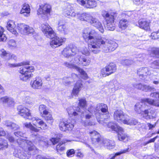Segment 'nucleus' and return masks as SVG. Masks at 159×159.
Returning <instances> with one entry per match:
<instances>
[{
    "mask_svg": "<svg viewBox=\"0 0 159 159\" xmlns=\"http://www.w3.org/2000/svg\"><path fill=\"white\" fill-rule=\"evenodd\" d=\"M84 33L83 36L85 41H88L92 39L96 40H91L89 44V47L101 48L104 52H107L113 51L118 46L117 44L115 42L98 36L97 32L94 30H91L89 33H87L86 30Z\"/></svg>",
    "mask_w": 159,
    "mask_h": 159,
    "instance_id": "f257e3e1",
    "label": "nucleus"
},
{
    "mask_svg": "<svg viewBox=\"0 0 159 159\" xmlns=\"http://www.w3.org/2000/svg\"><path fill=\"white\" fill-rule=\"evenodd\" d=\"M26 138H19L17 140L20 148L16 151L14 156L20 159H28L31 157L30 151L35 149V147L30 141L26 140Z\"/></svg>",
    "mask_w": 159,
    "mask_h": 159,
    "instance_id": "f03ea898",
    "label": "nucleus"
},
{
    "mask_svg": "<svg viewBox=\"0 0 159 159\" xmlns=\"http://www.w3.org/2000/svg\"><path fill=\"white\" fill-rule=\"evenodd\" d=\"M143 102L138 103L135 106V110L138 113H143V117L147 120L154 119L156 117L155 111L150 109H146Z\"/></svg>",
    "mask_w": 159,
    "mask_h": 159,
    "instance_id": "7ed1b4c3",
    "label": "nucleus"
},
{
    "mask_svg": "<svg viewBox=\"0 0 159 159\" xmlns=\"http://www.w3.org/2000/svg\"><path fill=\"white\" fill-rule=\"evenodd\" d=\"M102 15L106 20L104 25L105 28L107 30H114L115 28L114 20L117 16L116 13L112 12L109 14L105 11L102 12Z\"/></svg>",
    "mask_w": 159,
    "mask_h": 159,
    "instance_id": "20e7f679",
    "label": "nucleus"
},
{
    "mask_svg": "<svg viewBox=\"0 0 159 159\" xmlns=\"http://www.w3.org/2000/svg\"><path fill=\"white\" fill-rule=\"evenodd\" d=\"M107 126L108 128H111L112 130L116 131L118 133V138L120 141L127 140L128 139L127 136L125 134H123V129L117 125L116 124L110 122L108 123Z\"/></svg>",
    "mask_w": 159,
    "mask_h": 159,
    "instance_id": "39448f33",
    "label": "nucleus"
},
{
    "mask_svg": "<svg viewBox=\"0 0 159 159\" xmlns=\"http://www.w3.org/2000/svg\"><path fill=\"white\" fill-rule=\"evenodd\" d=\"M116 70V64L113 63H110L101 70V73L104 76H108L115 72Z\"/></svg>",
    "mask_w": 159,
    "mask_h": 159,
    "instance_id": "423d86ee",
    "label": "nucleus"
},
{
    "mask_svg": "<svg viewBox=\"0 0 159 159\" xmlns=\"http://www.w3.org/2000/svg\"><path fill=\"white\" fill-rule=\"evenodd\" d=\"M74 126L73 123L69 119L61 120L59 124L60 129L64 131L66 130H71Z\"/></svg>",
    "mask_w": 159,
    "mask_h": 159,
    "instance_id": "0eeeda50",
    "label": "nucleus"
},
{
    "mask_svg": "<svg viewBox=\"0 0 159 159\" xmlns=\"http://www.w3.org/2000/svg\"><path fill=\"white\" fill-rule=\"evenodd\" d=\"M90 60L83 55H78L75 58L74 61L71 62L83 66H87L90 63Z\"/></svg>",
    "mask_w": 159,
    "mask_h": 159,
    "instance_id": "6e6552de",
    "label": "nucleus"
},
{
    "mask_svg": "<svg viewBox=\"0 0 159 159\" xmlns=\"http://www.w3.org/2000/svg\"><path fill=\"white\" fill-rule=\"evenodd\" d=\"M18 113L25 118L31 120L32 118L30 110L26 107L20 105L17 108Z\"/></svg>",
    "mask_w": 159,
    "mask_h": 159,
    "instance_id": "1a4fd4ad",
    "label": "nucleus"
},
{
    "mask_svg": "<svg viewBox=\"0 0 159 159\" xmlns=\"http://www.w3.org/2000/svg\"><path fill=\"white\" fill-rule=\"evenodd\" d=\"M42 30L44 35L47 38H51L55 36V33L48 24L42 25Z\"/></svg>",
    "mask_w": 159,
    "mask_h": 159,
    "instance_id": "9d476101",
    "label": "nucleus"
},
{
    "mask_svg": "<svg viewBox=\"0 0 159 159\" xmlns=\"http://www.w3.org/2000/svg\"><path fill=\"white\" fill-rule=\"evenodd\" d=\"M55 36L52 38V40L50 42V45L53 48L58 47L62 44V43L66 40L65 38H60L57 36Z\"/></svg>",
    "mask_w": 159,
    "mask_h": 159,
    "instance_id": "9b49d317",
    "label": "nucleus"
},
{
    "mask_svg": "<svg viewBox=\"0 0 159 159\" xmlns=\"http://www.w3.org/2000/svg\"><path fill=\"white\" fill-rule=\"evenodd\" d=\"M127 117H128V115L125 114L121 110H116L114 112V119L118 121H120L124 123Z\"/></svg>",
    "mask_w": 159,
    "mask_h": 159,
    "instance_id": "f8f14e48",
    "label": "nucleus"
},
{
    "mask_svg": "<svg viewBox=\"0 0 159 159\" xmlns=\"http://www.w3.org/2000/svg\"><path fill=\"white\" fill-rule=\"evenodd\" d=\"M137 73L139 77L141 79L145 78V77L150 75L152 74L150 70L146 67L140 68L138 70Z\"/></svg>",
    "mask_w": 159,
    "mask_h": 159,
    "instance_id": "ddd939ff",
    "label": "nucleus"
},
{
    "mask_svg": "<svg viewBox=\"0 0 159 159\" xmlns=\"http://www.w3.org/2000/svg\"><path fill=\"white\" fill-rule=\"evenodd\" d=\"M51 9V6L48 4H45L40 6L37 11L38 15L43 14L46 15L49 14Z\"/></svg>",
    "mask_w": 159,
    "mask_h": 159,
    "instance_id": "4468645a",
    "label": "nucleus"
},
{
    "mask_svg": "<svg viewBox=\"0 0 159 159\" xmlns=\"http://www.w3.org/2000/svg\"><path fill=\"white\" fill-rule=\"evenodd\" d=\"M81 80H79L75 84L71 93V96H78L79 93L83 87V85Z\"/></svg>",
    "mask_w": 159,
    "mask_h": 159,
    "instance_id": "2eb2a0df",
    "label": "nucleus"
},
{
    "mask_svg": "<svg viewBox=\"0 0 159 159\" xmlns=\"http://www.w3.org/2000/svg\"><path fill=\"white\" fill-rule=\"evenodd\" d=\"M138 26L141 29L147 30L150 29V22L145 19H141L139 20Z\"/></svg>",
    "mask_w": 159,
    "mask_h": 159,
    "instance_id": "dca6fc26",
    "label": "nucleus"
},
{
    "mask_svg": "<svg viewBox=\"0 0 159 159\" xmlns=\"http://www.w3.org/2000/svg\"><path fill=\"white\" fill-rule=\"evenodd\" d=\"M43 84L42 80L41 78L40 77H36L34 80L30 82L31 87L34 89H40Z\"/></svg>",
    "mask_w": 159,
    "mask_h": 159,
    "instance_id": "f3484780",
    "label": "nucleus"
},
{
    "mask_svg": "<svg viewBox=\"0 0 159 159\" xmlns=\"http://www.w3.org/2000/svg\"><path fill=\"white\" fill-rule=\"evenodd\" d=\"M76 16L82 21H85L89 23L91 19L92 18V16L88 13H77Z\"/></svg>",
    "mask_w": 159,
    "mask_h": 159,
    "instance_id": "a211bd4d",
    "label": "nucleus"
},
{
    "mask_svg": "<svg viewBox=\"0 0 159 159\" xmlns=\"http://www.w3.org/2000/svg\"><path fill=\"white\" fill-rule=\"evenodd\" d=\"M89 23L97 28L101 33H103L104 30L102 23L98 19L92 16Z\"/></svg>",
    "mask_w": 159,
    "mask_h": 159,
    "instance_id": "6ab92c4d",
    "label": "nucleus"
},
{
    "mask_svg": "<svg viewBox=\"0 0 159 159\" xmlns=\"http://www.w3.org/2000/svg\"><path fill=\"white\" fill-rule=\"evenodd\" d=\"M80 4L86 8H91L96 7L97 3L95 0H83Z\"/></svg>",
    "mask_w": 159,
    "mask_h": 159,
    "instance_id": "aec40b11",
    "label": "nucleus"
},
{
    "mask_svg": "<svg viewBox=\"0 0 159 159\" xmlns=\"http://www.w3.org/2000/svg\"><path fill=\"white\" fill-rule=\"evenodd\" d=\"M86 30H87V33H89L90 32H91V30H90V31H89V28H88L84 29L83 30V31L82 34V36H83V38H84V40L85 42L88 43V46L89 49L94 54H98V53H99V52L100 51V50L98 49L99 48H92L91 47H89V44L90 43V42H91V40H93V41H95V40H96L95 39H90L89 40V41H85V39L84 38V37L83 36H84V31Z\"/></svg>",
    "mask_w": 159,
    "mask_h": 159,
    "instance_id": "412c9836",
    "label": "nucleus"
},
{
    "mask_svg": "<svg viewBox=\"0 0 159 159\" xmlns=\"http://www.w3.org/2000/svg\"><path fill=\"white\" fill-rule=\"evenodd\" d=\"M0 103L7 104V106L9 107L14 105V101L13 98L6 96L0 98Z\"/></svg>",
    "mask_w": 159,
    "mask_h": 159,
    "instance_id": "4be33fe9",
    "label": "nucleus"
},
{
    "mask_svg": "<svg viewBox=\"0 0 159 159\" xmlns=\"http://www.w3.org/2000/svg\"><path fill=\"white\" fill-rule=\"evenodd\" d=\"M0 55L1 57H3L4 59L9 60L11 58L15 59L16 56L13 54H11L9 52H7L4 49H2L0 50Z\"/></svg>",
    "mask_w": 159,
    "mask_h": 159,
    "instance_id": "5701e85b",
    "label": "nucleus"
},
{
    "mask_svg": "<svg viewBox=\"0 0 159 159\" xmlns=\"http://www.w3.org/2000/svg\"><path fill=\"white\" fill-rule=\"evenodd\" d=\"M80 109L79 107H70L67 109V111L69 115L70 116H76L78 114L77 112H80Z\"/></svg>",
    "mask_w": 159,
    "mask_h": 159,
    "instance_id": "b1692460",
    "label": "nucleus"
},
{
    "mask_svg": "<svg viewBox=\"0 0 159 159\" xmlns=\"http://www.w3.org/2000/svg\"><path fill=\"white\" fill-rule=\"evenodd\" d=\"M96 110L97 111H95V113H97V112L98 113L101 112L100 110H101V111L102 112V114L108 112L107 105L102 103L98 104L96 107Z\"/></svg>",
    "mask_w": 159,
    "mask_h": 159,
    "instance_id": "393cba45",
    "label": "nucleus"
},
{
    "mask_svg": "<svg viewBox=\"0 0 159 159\" xmlns=\"http://www.w3.org/2000/svg\"><path fill=\"white\" fill-rule=\"evenodd\" d=\"M15 27L16 25L14 21L10 20L7 23V29L12 34L16 35L17 34V32L15 29Z\"/></svg>",
    "mask_w": 159,
    "mask_h": 159,
    "instance_id": "a878e982",
    "label": "nucleus"
},
{
    "mask_svg": "<svg viewBox=\"0 0 159 159\" xmlns=\"http://www.w3.org/2000/svg\"><path fill=\"white\" fill-rule=\"evenodd\" d=\"M102 142L105 147L109 149L114 148L115 146V143L114 141L108 139H102Z\"/></svg>",
    "mask_w": 159,
    "mask_h": 159,
    "instance_id": "bb28decb",
    "label": "nucleus"
},
{
    "mask_svg": "<svg viewBox=\"0 0 159 159\" xmlns=\"http://www.w3.org/2000/svg\"><path fill=\"white\" fill-rule=\"evenodd\" d=\"M27 65H25V66L22 67L20 68L19 72L21 74H27L30 71L31 73L34 71V67L32 66H27Z\"/></svg>",
    "mask_w": 159,
    "mask_h": 159,
    "instance_id": "cd10ccee",
    "label": "nucleus"
},
{
    "mask_svg": "<svg viewBox=\"0 0 159 159\" xmlns=\"http://www.w3.org/2000/svg\"><path fill=\"white\" fill-rule=\"evenodd\" d=\"M95 115L98 121L99 122H100V121H103V119H107L110 117V115L108 112L102 114L101 112L98 113V112H97V113H95Z\"/></svg>",
    "mask_w": 159,
    "mask_h": 159,
    "instance_id": "c85d7f7f",
    "label": "nucleus"
},
{
    "mask_svg": "<svg viewBox=\"0 0 159 159\" xmlns=\"http://www.w3.org/2000/svg\"><path fill=\"white\" fill-rule=\"evenodd\" d=\"M30 6L27 4H24L21 10L20 13L23 16H28L30 15Z\"/></svg>",
    "mask_w": 159,
    "mask_h": 159,
    "instance_id": "c756f323",
    "label": "nucleus"
},
{
    "mask_svg": "<svg viewBox=\"0 0 159 159\" xmlns=\"http://www.w3.org/2000/svg\"><path fill=\"white\" fill-rule=\"evenodd\" d=\"M29 28V26L23 23L18 24L17 29L19 32L22 34H25L27 31V30Z\"/></svg>",
    "mask_w": 159,
    "mask_h": 159,
    "instance_id": "7c9ffc66",
    "label": "nucleus"
},
{
    "mask_svg": "<svg viewBox=\"0 0 159 159\" xmlns=\"http://www.w3.org/2000/svg\"><path fill=\"white\" fill-rule=\"evenodd\" d=\"M45 120L47 121L48 123L52 124L53 121V119L52 116V115L48 111L46 114L42 115L41 116Z\"/></svg>",
    "mask_w": 159,
    "mask_h": 159,
    "instance_id": "2f4dec72",
    "label": "nucleus"
},
{
    "mask_svg": "<svg viewBox=\"0 0 159 159\" xmlns=\"http://www.w3.org/2000/svg\"><path fill=\"white\" fill-rule=\"evenodd\" d=\"M143 102H146L149 104L155 106H159V101H154V100L151 98H144L142 100Z\"/></svg>",
    "mask_w": 159,
    "mask_h": 159,
    "instance_id": "473e14b6",
    "label": "nucleus"
},
{
    "mask_svg": "<svg viewBox=\"0 0 159 159\" xmlns=\"http://www.w3.org/2000/svg\"><path fill=\"white\" fill-rule=\"evenodd\" d=\"M128 23V21L126 19H122L119 21V27L122 30H125L127 27Z\"/></svg>",
    "mask_w": 159,
    "mask_h": 159,
    "instance_id": "72a5a7b5",
    "label": "nucleus"
},
{
    "mask_svg": "<svg viewBox=\"0 0 159 159\" xmlns=\"http://www.w3.org/2000/svg\"><path fill=\"white\" fill-rule=\"evenodd\" d=\"M64 14L66 17L68 16L69 18H70V16L73 17L76 16V13L70 8L65 9L64 11Z\"/></svg>",
    "mask_w": 159,
    "mask_h": 159,
    "instance_id": "f704fd0d",
    "label": "nucleus"
},
{
    "mask_svg": "<svg viewBox=\"0 0 159 159\" xmlns=\"http://www.w3.org/2000/svg\"><path fill=\"white\" fill-rule=\"evenodd\" d=\"M130 151L129 148H127L126 149L121 150L120 151L116 152L114 155L111 154L110 157L109 159H114L116 156L120 155L122 154L126 153L127 152H129Z\"/></svg>",
    "mask_w": 159,
    "mask_h": 159,
    "instance_id": "c9c22d12",
    "label": "nucleus"
},
{
    "mask_svg": "<svg viewBox=\"0 0 159 159\" xmlns=\"http://www.w3.org/2000/svg\"><path fill=\"white\" fill-rule=\"evenodd\" d=\"M8 143L7 140L0 138V149L3 150L7 148Z\"/></svg>",
    "mask_w": 159,
    "mask_h": 159,
    "instance_id": "e433bc0d",
    "label": "nucleus"
},
{
    "mask_svg": "<svg viewBox=\"0 0 159 159\" xmlns=\"http://www.w3.org/2000/svg\"><path fill=\"white\" fill-rule=\"evenodd\" d=\"M33 74L30 73V74H21L19 75L20 80L26 81L29 78L33 77Z\"/></svg>",
    "mask_w": 159,
    "mask_h": 159,
    "instance_id": "4c0bfd02",
    "label": "nucleus"
},
{
    "mask_svg": "<svg viewBox=\"0 0 159 159\" xmlns=\"http://www.w3.org/2000/svg\"><path fill=\"white\" fill-rule=\"evenodd\" d=\"M92 143L93 144H96L99 143H101L102 140L101 139V136L99 133L95 136L91 138Z\"/></svg>",
    "mask_w": 159,
    "mask_h": 159,
    "instance_id": "58836bf2",
    "label": "nucleus"
},
{
    "mask_svg": "<svg viewBox=\"0 0 159 159\" xmlns=\"http://www.w3.org/2000/svg\"><path fill=\"white\" fill-rule=\"evenodd\" d=\"M62 54L66 57H68L72 56L70 48L69 47H67L64 48L62 52Z\"/></svg>",
    "mask_w": 159,
    "mask_h": 159,
    "instance_id": "ea45409f",
    "label": "nucleus"
},
{
    "mask_svg": "<svg viewBox=\"0 0 159 159\" xmlns=\"http://www.w3.org/2000/svg\"><path fill=\"white\" fill-rule=\"evenodd\" d=\"M39 111L41 116L48 113V111L47 109L46 106L44 105H41L39 107Z\"/></svg>",
    "mask_w": 159,
    "mask_h": 159,
    "instance_id": "a19ab883",
    "label": "nucleus"
},
{
    "mask_svg": "<svg viewBox=\"0 0 159 159\" xmlns=\"http://www.w3.org/2000/svg\"><path fill=\"white\" fill-rule=\"evenodd\" d=\"M24 125L26 127L29 128L31 130L33 131L37 132L39 131L40 130V129L37 128L33 126L30 123H25Z\"/></svg>",
    "mask_w": 159,
    "mask_h": 159,
    "instance_id": "79ce46f5",
    "label": "nucleus"
},
{
    "mask_svg": "<svg viewBox=\"0 0 159 159\" xmlns=\"http://www.w3.org/2000/svg\"><path fill=\"white\" fill-rule=\"evenodd\" d=\"M29 64V61H23L18 64L8 63V66L11 67H14L17 66H20L23 65H28Z\"/></svg>",
    "mask_w": 159,
    "mask_h": 159,
    "instance_id": "37998d69",
    "label": "nucleus"
},
{
    "mask_svg": "<svg viewBox=\"0 0 159 159\" xmlns=\"http://www.w3.org/2000/svg\"><path fill=\"white\" fill-rule=\"evenodd\" d=\"M76 67V70L80 73L81 75V77L84 80L88 79V76L87 75V74L86 73L85 71L83 70L79 67Z\"/></svg>",
    "mask_w": 159,
    "mask_h": 159,
    "instance_id": "c03bdc74",
    "label": "nucleus"
},
{
    "mask_svg": "<svg viewBox=\"0 0 159 159\" xmlns=\"http://www.w3.org/2000/svg\"><path fill=\"white\" fill-rule=\"evenodd\" d=\"M4 30L2 27H0V41H4L7 39L5 35L3 34Z\"/></svg>",
    "mask_w": 159,
    "mask_h": 159,
    "instance_id": "a18cd8bd",
    "label": "nucleus"
},
{
    "mask_svg": "<svg viewBox=\"0 0 159 159\" xmlns=\"http://www.w3.org/2000/svg\"><path fill=\"white\" fill-rule=\"evenodd\" d=\"M138 123L137 121L135 120H128V117L124 122V124L130 125H135Z\"/></svg>",
    "mask_w": 159,
    "mask_h": 159,
    "instance_id": "49530a36",
    "label": "nucleus"
},
{
    "mask_svg": "<svg viewBox=\"0 0 159 159\" xmlns=\"http://www.w3.org/2000/svg\"><path fill=\"white\" fill-rule=\"evenodd\" d=\"M86 119H90L93 116V111L89 108L88 110L86 111L84 113Z\"/></svg>",
    "mask_w": 159,
    "mask_h": 159,
    "instance_id": "de8ad7c7",
    "label": "nucleus"
},
{
    "mask_svg": "<svg viewBox=\"0 0 159 159\" xmlns=\"http://www.w3.org/2000/svg\"><path fill=\"white\" fill-rule=\"evenodd\" d=\"M65 149V147L63 143H60L58 144L56 146V151L58 153H59L60 152H61Z\"/></svg>",
    "mask_w": 159,
    "mask_h": 159,
    "instance_id": "09e8293b",
    "label": "nucleus"
},
{
    "mask_svg": "<svg viewBox=\"0 0 159 159\" xmlns=\"http://www.w3.org/2000/svg\"><path fill=\"white\" fill-rule=\"evenodd\" d=\"M69 47L70 48V52L72 55H75L78 52V49L75 45H70L69 46Z\"/></svg>",
    "mask_w": 159,
    "mask_h": 159,
    "instance_id": "8fccbe9b",
    "label": "nucleus"
},
{
    "mask_svg": "<svg viewBox=\"0 0 159 159\" xmlns=\"http://www.w3.org/2000/svg\"><path fill=\"white\" fill-rule=\"evenodd\" d=\"M66 25L65 24L63 23L61 21H59L57 27V30L61 33Z\"/></svg>",
    "mask_w": 159,
    "mask_h": 159,
    "instance_id": "3c124183",
    "label": "nucleus"
},
{
    "mask_svg": "<svg viewBox=\"0 0 159 159\" xmlns=\"http://www.w3.org/2000/svg\"><path fill=\"white\" fill-rule=\"evenodd\" d=\"M24 101L26 103L30 105H33L34 103L32 98L29 96L25 97Z\"/></svg>",
    "mask_w": 159,
    "mask_h": 159,
    "instance_id": "603ef678",
    "label": "nucleus"
},
{
    "mask_svg": "<svg viewBox=\"0 0 159 159\" xmlns=\"http://www.w3.org/2000/svg\"><path fill=\"white\" fill-rule=\"evenodd\" d=\"M134 62V61L131 59H125L122 60L121 61V63L122 64L126 66L130 65Z\"/></svg>",
    "mask_w": 159,
    "mask_h": 159,
    "instance_id": "864d4df0",
    "label": "nucleus"
},
{
    "mask_svg": "<svg viewBox=\"0 0 159 159\" xmlns=\"http://www.w3.org/2000/svg\"><path fill=\"white\" fill-rule=\"evenodd\" d=\"M79 106L82 108H84L86 107V102L85 99H81L79 100Z\"/></svg>",
    "mask_w": 159,
    "mask_h": 159,
    "instance_id": "5fc2aeb1",
    "label": "nucleus"
},
{
    "mask_svg": "<svg viewBox=\"0 0 159 159\" xmlns=\"http://www.w3.org/2000/svg\"><path fill=\"white\" fill-rule=\"evenodd\" d=\"M153 89H154V88L153 87L148 85L143 84L142 90L145 92H147L152 91Z\"/></svg>",
    "mask_w": 159,
    "mask_h": 159,
    "instance_id": "6e6d98bb",
    "label": "nucleus"
},
{
    "mask_svg": "<svg viewBox=\"0 0 159 159\" xmlns=\"http://www.w3.org/2000/svg\"><path fill=\"white\" fill-rule=\"evenodd\" d=\"M64 65L69 68H72L75 69L76 70V67H78L76 66L74 64L70 63L68 62H65L64 63Z\"/></svg>",
    "mask_w": 159,
    "mask_h": 159,
    "instance_id": "4d7b16f0",
    "label": "nucleus"
},
{
    "mask_svg": "<svg viewBox=\"0 0 159 159\" xmlns=\"http://www.w3.org/2000/svg\"><path fill=\"white\" fill-rule=\"evenodd\" d=\"M152 68L154 69H159V60L154 61L151 64Z\"/></svg>",
    "mask_w": 159,
    "mask_h": 159,
    "instance_id": "13d9d810",
    "label": "nucleus"
},
{
    "mask_svg": "<svg viewBox=\"0 0 159 159\" xmlns=\"http://www.w3.org/2000/svg\"><path fill=\"white\" fill-rule=\"evenodd\" d=\"M8 43L10 47L15 48L16 46V42L13 39H11L10 40L8 41Z\"/></svg>",
    "mask_w": 159,
    "mask_h": 159,
    "instance_id": "bf43d9fd",
    "label": "nucleus"
},
{
    "mask_svg": "<svg viewBox=\"0 0 159 159\" xmlns=\"http://www.w3.org/2000/svg\"><path fill=\"white\" fill-rule=\"evenodd\" d=\"M31 120H32L33 121H34L35 120L36 121V122L39 124V125H41L42 126H43V125L44 124V122L43 121L41 120L40 119H39L38 118H32Z\"/></svg>",
    "mask_w": 159,
    "mask_h": 159,
    "instance_id": "052dcab7",
    "label": "nucleus"
},
{
    "mask_svg": "<svg viewBox=\"0 0 159 159\" xmlns=\"http://www.w3.org/2000/svg\"><path fill=\"white\" fill-rule=\"evenodd\" d=\"M75 153L74 150L73 149L68 150L66 152L67 156L68 157H71L73 156Z\"/></svg>",
    "mask_w": 159,
    "mask_h": 159,
    "instance_id": "680f3d73",
    "label": "nucleus"
},
{
    "mask_svg": "<svg viewBox=\"0 0 159 159\" xmlns=\"http://www.w3.org/2000/svg\"><path fill=\"white\" fill-rule=\"evenodd\" d=\"M60 140L59 138H52L50 139L53 145H54L58 142Z\"/></svg>",
    "mask_w": 159,
    "mask_h": 159,
    "instance_id": "e2e57ef3",
    "label": "nucleus"
},
{
    "mask_svg": "<svg viewBox=\"0 0 159 159\" xmlns=\"http://www.w3.org/2000/svg\"><path fill=\"white\" fill-rule=\"evenodd\" d=\"M70 32L69 29L66 25L61 33L64 34H69Z\"/></svg>",
    "mask_w": 159,
    "mask_h": 159,
    "instance_id": "0e129e2a",
    "label": "nucleus"
},
{
    "mask_svg": "<svg viewBox=\"0 0 159 159\" xmlns=\"http://www.w3.org/2000/svg\"><path fill=\"white\" fill-rule=\"evenodd\" d=\"M143 159H159V158L154 157L151 155H147L144 156Z\"/></svg>",
    "mask_w": 159,
    "mask_h": 159,
    "instance_id": "69168bd1",
    "label": "nucleus"
},
{
    "mask_svg": "<svg viewBox=\"0 0 159 159\" xmlns=\"http://www.w3.org/2000/svg\"><path fill=\"white\" fill-rule=\"evenodd\" d=\"M81 52L83 54L85 55L86 56H89V52L86 48H83Z\"/></svg>",
    "mask_w": 159,
    "mask_h": 159,
    "instance_id": "338daca9",
    "label": "nucleus"
},
{
    "mask_svg": "<svg viewBox=\"0 0 159 159\" xmlns=\"http://www.w3.org/2000/svg\"><path fill=\"white\" fill-rule=\"evenodd\" d=\"M36 159H55L54 158L50 157H43L40 155H38L36 157Z\"/></svg>",
    "mask_w": 159,
    "mask_h": 159,
    "instance_id": "774afa93",
    "label": "nucleus"
}]
</instances>
